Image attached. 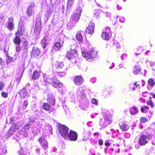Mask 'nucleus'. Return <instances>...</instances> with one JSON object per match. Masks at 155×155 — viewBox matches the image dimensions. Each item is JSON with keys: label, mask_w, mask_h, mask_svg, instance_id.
Segmentation results:
<instances>
[{"label": "nucleus", "mask_w": 155, "mask_h": 155, "mask_svg": "<svg viewBox=\"0 0 155 155\" xmlns=\"http://www.w3.org/2000/svg\"><path fill=\"white\" fill-rule=\"evenodd\" d=\"M102 114L103 118L100 119V125L105 128L110 124L112 121V116L109 112L104 109H102Z\"/></svg>", "instance_id": "obj_1"}, {"label": "nucleus", "mask_w": 155, "mask_h": 155, "mask_svg": "<svg viewBox=\"0 0 155 155\" xmlns=\"http://www.w3.org/2000/svg\"><path fill=\"white\" fill-rule=\"evenodd\" d=\"M82 9L81 7H78L75 11L73 14L71 15L70 21L68 23L67 26L70 28L74 26L75 24L78 21L81 16Z\"/></svg>", "instance_id": "obj_2"}, {"label": "nucleus", "mask_w": 155, "mask_h": 155, "mask_svg": "<svg viewBox=\"0 0 155 155\" xmlns=\"http://www.w3.org/2000/svg\"><path fill=\"white\" fill-rule=\"evenodd\" d=\"M70 45L69 47L68 50L66 55V57L70 60L74 59L76 55L77 51L76 50V41L75 39H71L70 40Z\"/></svg>", "instance_id": "obj_3"}, {"label": "nucleus", "mask_w": 155, "mask_h": 155, "mask_svg": "<svg viewBox=\"0 0 155 155\" xmlns=\"http://www.w3.org/2000/svg\"><path fill=\"white\" fill-rule=\"evenodd\" d=\"M65 38V36L63 34H60L57 36L55 39L56 42L53 47L54 50H58L62 46Z\"/></svg>", "instance_id": "obj_4"}, {"label": "nucleus", "mask_w": 155, "mask_h": 155, "mask_svg": "<svg viewBox=\"0 0 155 155\" xmlns=\"http://www.w3.org/2000/svg\"><path fill=\"white\" fill-rule=\"evenodd\" d=\"M81 51L82 56L84 57L87 60L95 58L97 54L96 51L94 50H91L88 52L84 50V48H81Z\"/></svg>", "instance_id": "obj_5"}, {"label": "nucleus", "mask_w": 155, "mask_h": 155, "mask_svg": "<svg viewBox=\"0 0 155 155\" xmlns=\"http://www.w3.org/2000/svg\"><path fill=\"white\" fill-rule=\"evenodd\" d=\"M52 84L55 87H58V90L61 94H62L66 91V90L63 87V84L57 79L54 78L52 81Z\"/></svg>", "instance_id": "obj_6"}, {"label": "nucleus", "mask_w": 155, "mask_h": 155, "mask_svg": "<svg viewBox=\"0 0 155 155\" xmlns=\"http://www.w3.org/2000/svg\"><path fill=\"white\" fill-rule=\"evenodd\" d=\"M58 130L59 134L65 139H68V128L64 125H59Z\"/></svg>", "instance_id": "obj_7"}, {"label": "nucleus", "mask_w": 155, "mask_h": 155, "mask_svg": "<svg viewBox=\"0 0 155 155\" xmlns=\"http://www.w3.org/2000/svg\"><path fill=\"white\" fill-rule=\"evenodd\" d=\"M77 99L79 102L87 99L84 91L81 87H79L77 90Z\"/></svg>", "instance_id": "obj_8"}, {"label": "nucleus", "mask_w": 155, "mask_h": 155, "mask_svg": "<svg viewBox=\"0 0 155 155\" xmlns=\"http://www.w3.org/2000/svg\"><path fill=\"white\" fill-rule=\"evenodd\" d=\"M36 22L34 28V32L37 35H39L41 29V23L40 17H38L36 19Z\"/></svg>", "instance_id": "obj_9"}, {"label": "nucleus", "mask_w": 155, "mask_h": 155, "mask_svg": "<svg viewBox=\"0 0 155 155\" xmlns=\"http://www.w3.org/2000/svg\"><path fill=\"white\" fill-rule=\"evenodd\" d=\"M150 140L145 134H143L140 137L138 140V143L140 146H144L147 144Z\"/></svg>", "instance_id": "obj_10"}, {"label": "nucleus", "mask_w": 155, "mask_h": 155, "mask_svg": "<svg viewBox=\"0 0 155 155\" xmlns=\"http://www.w3.org/2000/svg\"><path fill=\"white\" fill-rule=\"evenodd\" d=\"M25 28L24 26V22L21 20L19 21L18 31L16 33V35L19 34L20 35H23V32L25 31Z\"/></svg>", "instance_id": "obj_11"}, {"label": "nucleus", "mask_w": 155, "mask_h": 155, "mask_svg": "<svg viewBox=\"0 0 155 155\" xmlns=\"http://www.w3.org/2000/svg\"><path fill=\"white\" fill-rule=\"evenodd\" d=\"M67 137L71 140L75 141L77 139L78 135L76 132L71 130L68 134Z\"/></svg>", "instance_id": "obj_12"}, {"label": "nucleus", "mask_w": 155, "mask_h": 155, "mask_svg": "<svg viewBox=\"0 0 155 155\" xmlns=\"http://www.w3.org/2000/svg\"><path fill=\"white\" fill-rule=\"evenodd\" d=\"M145 133L146 134H144L147 135V136L150 139H151L153 137L154 135L155 134L154 131L151 128H149L146 129L145 130Z\"/></svg>", "instance_id": "obj_13"}, {"label": "nucleus", "mask_w": 155, "mask_h": 155, "mask_svg": "<svg viewBox=\"0 0 155 155\" xmlns=\"http://www.w3.org/2000/svg\"><path fill=\"white\" fill-rule=\"evenodd\" d=\"M13 20V18L12 17L8 18V21L7 25V28L11 31L14 29V24Z\"/></svg>", "instance_id": "obj_14"}, {"label": "nucleus", "mask_w": 155, "mask_h": 155, "mask_svg": "<svg viewBox=\"0 0 155 155\" xmlns=\"http://www.w3.org/2000/svg\"><path fill=\"white\" fill-rule=\"evenodd\" d=\"M94 24L90 21L88 25V27L86 30V32L89 34H91L94 32Z\"/></svg>", "instance_id": "obj_15"}, {"label": "nucleus", "mask_w": 155, "mask_h": 155, "mask_svg": "<svg viewBox=\"0 0 155 155\" xmlns=\"http://www.w3.org/2000/svg\"><path fill=\"white\" fill-rule=\"evenodd\" d=\"M83 79L81 76H76L74 79V84L78 86L81 85L83 82Z\"/></svg>", "instance_id": "obj_16"}, {"label": "nucleus", "mask_w": 155, "mask_h": 155, "mask_svg": "<svg viewBox=\"0 0 155 155\" xmlns=\"http://www.w3.org/2000/svg\"><path fill=\"white\" fill-rule=\"evenodd\" d=\"M38 141L44 148L45 150V152L46 153V150L48 148L47 142L43 138L41 137L39 139Z\"/></svg>", "instance_id": "obj_17"}, {"label": "nucleus", "mask_w": 155, "mask_h": 155, "mask_svg": "<svg viewBox=\"0 0 155 155\" xmlns=\"http://www.w3.org/2000/svg\"><path fill=\"white\" fill-rule=\"evenodd\" d=\"M38 141L44 148L45 150V152L46 153V150L48 148L47 142L43 138L41 137L39 139Z\"/></svg>", "instance_id": "obj_18"}, {"label": "nucleus", "mask_w": 155, "mask_h": 155, "mask_svg": "<svg viewBox=\"0 0 155 155\" xmlns=\"http://www.w3.org/2000/svg\"><path fill=\"white\" fill-rule=\"evenodd\" d=\"M80 107L82 109L86 110L87 107L89 106V101L88 100H84V101L80 102Z\"/></svg>", "instance_id": "obj_19"}, {"label": "nucleus", "mask_w": 155, "mask_h": 155, "mask_svg": "<svg viewBox=\"0 0 155 155\" xmlns=\"http://www.w3.org/2000/svg\"><path fill=\"white\" fill-rule=\"evenodd\" d=\"M21 46L24 53H26L28 52L29 45L27 41L25 40L22 42Z\"/></svg>", "instance_id": "obj_20"}, {"label": "nucleus", "mask_w": 155, "mask_h": 155, "mask_svg": "<svg viewBox=\"0 0 155 155\" xmlns=\"http://www.w3.org/2000/svg\"><path fill=\"white\" fill-rule=\"evenodd\" d=\"M35 7V4L33 3H31L29 6L28 8L27 11V14L28 15H31L32 12H34Z\"/></svg>", "instance_id": "obj_21"}, {"label": "nucleus", "mask_w": 155, "mask_h": 155, "mask_svg": "<svg viewBox=\"0 0 155 155\" xmlns=\"http://www.w3.org/2000/svg\"><path fill=\"white\" fill-rule=\"evenodd\" d=\"M141 68L139 65H135L133 68L132 71L133 73L135 75L139 74L141 71Z\"/></svg>", "instance_id": "obj_22"}, {"label": "nucleus", "mask_w": 155, "mask_h": 155, "mask_svg": "<svg viewBox=\"0 0 155 155\" xmlns=\"http://www.w3.org/2000/svg\"><path fill=\"white\" fill-rule=\"evenodd\" d=\"M56 8V5L55 4H53L51 5L46 12V16H49L50 13L55 10Z\"/></svg>", "instance_id": "obj_23"}, {"label": "nucleus", "mask_w": 155, "mask_h": 155, "mask_svg": "<svg viewBox=\"0 0 155 155\" xmlns=\"http://www.w3.org/2000/svg\"><path fill=\"white\" fill-rule=\"evenodd\" d=\"M32 55L34 57L38 56L40 54V50L37 47H34L33 48L31 51Z\"/></svg>", "instance_id": "obj_24"}, {"label": "nucleus", "mask_w": 155, "mask_h": 155, "mask_svg": "<svg viewBox=\"0 0 155 155\" xmlns=\"http://www.w3.org/2000/svg\"><path fill=\"white\" fill-rule=\"evenodd\" d=\"M48 101L51 106H54L55 103V99L54 96L53 95H49L48 98Z\"/></svg>", "instance_id": "obj_25"}, {"label": "nucleus", "mask_w": 155, "mask_h": 155, "mask_svg": "<svg viewBox=\"0 0 155 155\" xmlns=\"http://www.w3.org/2000/svg\"><path fill=\"white\" fill-rule=\"evenodd\" d=\"M15 36L13 39V42L15 45L20 44L21 42V40L20 37L22 35L17 34L16 35V33L15 34Z\"/></svg>", "instance_id": "obj_26"}, {"label": "nucleus", "mask_w": 155, "mask_h": 155, "mask_svg": "<svg viewBox=\"0 0 155 155\" xmlns=\"http://www.w3.org/2000/svg\"><path fill=\"white\" fill-rule=\"evenodd\" d=\"M139 111L137 107L136 106H133L129 109L131 115H133L137 114Z\"/></svg>", "instance_id": "obj_27"}, {"label": "nucleus", "mask_w": 155, "mask_h": 155, "mask_svg": "<svg viewBox=\"0 0 155 155\" xmlns=\"http://www.w3.org/2000/svg\"><path fill=\"white\" fill-rule=\"evenodd\" d=\"M84 32L82 31H79L77 32L76 35V38L77 40L80 43H81L82 41V33H84Z\"/></svg>", "instance_id": "obj_28"}, {"label": "nucleus", "mask_w": 155, "mask_h": 155, "mask_svg": "<svg viewBox=\"0 0 155 155\" xmlns=\"http://www.w3.org/2000/svg\"><path fill=\"white\" fill-rule=\"evenodd\" d=\"M119 126L120 129L123 131L127 130L129 128V126L123 122H121L119 123Z\"/></svg>", "instance_id": "obj_29"}, {"label": "nucleus", "mask_w": 155, "mask_h": 155, "mask_svg": "<svg viewBox=\"0 0 155 155\" xmlns=\"http://www.w3.org/2000/svg\"><path fill=\"white\" fill-rule=\"evenodd\" d=\"M18 94L21 98H24L27 96V92L26 91V89L23 88L20 91Z\"/></svg>", "instance_id": "obj_30"}, {"label": "nucleus", "mask_w": 155, "mask_h": 155, "mask_svg": "<svg viewBox=\"0 0 155 155\" xmlns=\"http://www.w3.org/2000/svg\"><path fill=\"white\" fill-rule=\"evenodd\" d=\"M90 132L88 131L87 130H84V132L83 133V134L84 136L83 138V141H86L87 139H89L90 134Z\"/></svg>", "instance_id": "obj_31"}, {"label": "nucleus", "mask_w": 155, "mask_h": 155, "mask_svg": "<svg viewBox=\"0 0 155 155\" xmlns=\"http://www.w3.org/2000/svg\"><path fill=\"white\" fill-rule=\"evenodd\" d=\"M43 81L45 83V85H47L48 84L50 83L51 81V78L48 77L47 75L46 74L43 75Z\"/></svg>", "instance_id": "obj_32"}, {"label": "nucleus", "mask_w": 155, "mask_h": 155, "mask_svg": "<svg viewBox=\"0 0 155 155\" xmlns=\"http://www.w3.org/2000/svg\"><path fill=\"white\" fill-rule=\"evenodd\" d=\"M64 64L62 62H56L54 64V67L57 69H61L64 67Z\"/></svg>", "instance_id": "obj_33"}, {"label": "nucleus", "mask_w": 155, "mask_h": 155, "mask_svg": "<svg viewBox=\"0 0 155 155\" xmlns=\"http://www.w3.org/2000/svg\"><path fill=\"white\" fill-rule=\"evenodd\" d=\"M43 107L44 109L46 110L49 111L52 110L50 105L47 103H44Z\"/></svg>", "instance_id": "obj_34"}, {"label": "nucleus", "mask_w": 155, "mask_h": 155, "mask_svg": "<svg viewBox=\"0 0 155 155\" xmlns=\"http://www.w3.org/2000/svg\"><path fill=\"white\" fill-rule=\"evenodd\" d=\"M11 128L10 127L9 130H8V131L7 132L6 134L5 137L6 138H8L9 137H10L11 136L13 135L15 132V130L13 129V130H11Z\"/></svg>", "instance_id": "obj_35"}, {"label": "nucleus", "mask_w": 155, "mask_h": 155, "mask_svg": "<svg viewBox=\"0 0 155 155\" xmlns=\"http://www.w3.org/2000/svg\"><path fill=\"white\" fill-rule=\"evenodd\" d=\"M19 124L17 123L13 124L11 127V130H13L15 131H17L21 127L20 125H19Z\"/></svg>", "instance_id": "obj_36"}, {"label": "nucleus", "mask_w": 155, "mask_h": 155, "mask_svg": "<svg viewBox=\"0 0 155 155\" xmlns=\"http://www.w3.org/2000/svg\"><path fill=\"white\" fill-rule=\"evenodd\" d=\"M110 34L105 33V31H103L101 37L104 40H108L110 38Z\"/></svg>", "instance_id": "obj_37"}, {"label": "nucleus", "mask_w": 155, "mask_h": 155, "mask_svg": "<svg viewBox=\"0 0 155 155\" xmlns=\"http://www.w3.org/2000/svg\"><path fill=\"white\" fill-rule=\"evenodd\" d=\"M74 0H68L67 4V9L68 10L73 6Z\"/></svg>", "instance_id": "obj_38"}, {"label": "nucleus", "mask_w": 155, "mask_h": 155, "mask_svg": "<svg viewBox=\"0 0 155 155\" xmlns=\"http://www.w3.org/2000/svg\"><path fill=\"white\" fill-rule=\"evenodd\" d=\"M40 76V73L39 72L37 71H35L33 74L32 78L34 80L38 79Z\"/></svg>", "instance_id": "obj_39"}, {"label": "nucleus", "mask_w": 155, "mask_h": 155, "mask_svg": "<svg viewBox=\"0 0 155 155\" xmlns=\"http://www.w3.org/2000/svg\"><path fill=\"white\" fill-rule=\"evenodd\" d=\"M138 86H139V84H138L137 82H135L134 83L131 84H130V87L131 89H132L133 91H135Z\"/></svg>", "instance_id": "obj_40"}, {"label": "nucleus", "mask_w": 155, "mask_h": 155, "mask_svg": "<svg viewBox=\"0 0 155 155\" xmlns=\"http://www.w3.org/2000/svg\"><path fill=\"white\" fill-rule=\"evenodd\" d=\"M25 149L21 148L20 151V155H30V153L28 152L25 151Z\"/></svg>", "instance_id": "obj_41"}, {"label": "nucleus", "mask_w": 155, "mask_h": 155, "mask_svg": "<svg viewBox=\"0 0 155 155\" xmlns=\"http://www.w3.org/2000/svg\"><path fill=\"white\" fill-rule=\"evenodd\" d=\"M15 47L16 53L18 55L19 52L22 49V46L20 45V44L16 45Z\"/></svg>", "instance_id": "obj_42"}, {"label": "nucleus", "mask_w": 155, "mask_h": 155, "mask_svg": "<svg viewBox=\"0 0 155 155\" xmlns=\"http://www.w3.org/2000/svg\"><path fill=\"white\" fill-rule=\"evenodd\" d=\"M32 124V122L30 121L28 124H27L23 127V128L24 130H28L31 127V125Z\"/></svg>", "instance_id": "obj_43"}, {"label": "nucleus", "mask_w": 155, "mask_h": 155, "mask_svg": "<svg viewBox=\"0 0 155 155\" xmlns=\"http://www.w3.org/2000/svg\"><path fill=\"white\" fill-rule=\"evenodd\" d=\"M67 70V68H65L64 71H59L58 72V75L60 77L65 75L66 74V71Z\"/></svg>", "instance_id": "obj_44"}, {"label": "nucleus", "mask_w": 155, "mask_h": 155, "mask_svg": "<svg viewBox=\"0 0 155 155\" xmlns=\"http://www.w3.org/2000/svg\"><path fill=\"white\" fill-rule=\"evenodd\" d=\"M148 84L152 87H153L155 85V81L153 79H150L148 81Z\"/></svg>", "instance_id": "obj_45"}, {"label": "nucleus", "mask_w": 155, "mask_h": 155, "mask_svg": "<svg viewBox=\"0 0 155 155\" xmlns=\"http://www.w3.org/2000/svg\"><path fill=\"white\" fill-rule=\"evenodd\" d=\"M7 153V150L5 147L0 148V155L4 154Z\"/></svg>", "instance_id": "obj_46"}, {"label": "nucleus", "mask_w": 155, "mask_h": 155, "mask_svg": "<svg viewBox=\"0 0 155 155\" xmlns=\"http://www.w3.org/2000/svg\"><path fill=\"white\" fill-rule=\"evenodd\" d=\"M13 86L14 84H12V82H11L7 89V91L9 93L11 92L12 90V87Z\"/></svg>", "instance_id": "obj_47"}, {"label": "nucleus", "mask_w": 155, "mask_h": 155, "mask_svg": "<svg viewBox=\"0 0 155 155\" xmlns=\"http://www.w3.org/2000/svg\"><path fill=\"white\" fill-rule=\"evenodd\" d=\"M28 105V101L27 100H25L23 102L22 106V108L24 110H25Z\"/></svg>", "instance_id": "obj_48"}, {"label": "nucleus", "mask_w": 155, "mask_h": 155, "mask_svg": "<svg viewBox=\"0 0 155 155\" xmlns=\"http://www.w3.org/2000/svg\"><path fill=\"white\" fill-rule=\"evenodd\" d=\"M41 44L43 48H45L46 47V45L48 44V43L46 42L45 38L42 40Z\"/></svg>", "instance_id": "obj_49"}, {"label": "nucleus", "mask_w": 155, "mask_h": 155, "mask_svg": "<svg viewBox=\"0 0 155 155\" xmlns=\"http://www.w3.org/2000/svg\"><path fill=\"white\" fill-rule=\"evenodd\" d=\"M114 47L116 48H120V46L119 42L117 41H115L113 44Z\"/></svg>", "instance_id": "obj_50"}, {"label": "nucleus", "mask_w": 155, "mask_h": 155, "mask_svg": "<svg viewBox=\"0 0 155 155\" xmlns=\"http://www.w3.org/2000/svg\"><path fill=\"white\" fill-rule=\"evenodd\" d=\"M140 120L141 123H144L147 122L148 121V119L147 117H140Z\"/></svg>", "instance_id": "obj_51"}, {"label": "nucleus", "mask_w": 155, "mask_h": 155, "mask_svg": "<svg viewBox=\"0 0 155 155\" xmlns=\"http://www.w3.org/2000/svg\"><path fill=\"white\" fill-rule=\"evenodd\" d=\"M91 103L95 105H97L98 104L97 100L94 98H93L91 100Z\"/></svg>", "instance_id": "obj_52"}, {"label": "nucleus", "mask_w": 155, "mask_h": 155, "mask_svg": "<svg viewBox=\"0 0 155 155\" xmlns=\"http://www.w3.org/2000/svg\"><path fill=\"white\" fill-rule=\"evenodd\" d=\"M110 62H109V61H107V64L109 67V69H112L114 67V66H115L114 64V63L112 62L111 64L112 65V66H110Z\"/></svg>", "instance_id": "obj_53"}, {"label": "nucleus", "mask_w": 155, "mask_h": 155, "mask_svg": "<svg viewBox=\"0 0 155 155\" xmlns=\"http://www.w3.org/2000/svg\"><path fill=\"white\" fill-rule=\"evenodd\" d=\"M148 107L147 106H145L143 107H141V111L142 112L146 113L148 111Z\"/></svg>", "instance_id": "obj_54"}, {"label": "nucleus", "mask_w": 155, "mask_h": 155, "mask_svg": "<svg viewBox=\"0 0 155 155\" xmlns=\"http://www.w3.org/2000/svg\"><path fill=\"white\" fill-rule=\"evenodd\" d=\"M103 13L105 16L107 17L110 18L111 16V13L110 12L104 11L103 12Z\"/></svg>", "instance_id": "obj_55"}, {"label": "nucleus", "mask_w": 155, "mask_h": 155, "mask_svg": "<svg viewBox=\"0 0 155 155\" xmlns=\"http://www.w3.org/2000/svg\"><path fill=\"white\" fill-rule=\"evenodd\" d=\"M90 142L91 144L94 145L97 143V140L95 139L91 138L90 139Z\"/></svg>", "instance_id": "obj_56"}, {"label": "nucleus", "mask_w": 155, "mask_h": 155, "mask_svg": "<svg viewBox=\"0 0 155 155\" xmlns=\"http://www.w3.org/2000/svg\"><path fill=\"white\" fill-rule=\"evenodd\" d=\"M147 104L150 105L152 107H154V104L151 100H148L147 102Z\"/></svg>", "instance_id": "obj_57"}, {"label": "nucleus", "mask_w": 155, "mask_h": 155, "mask_svg": "<svg viewBox=\"0 0 155 155\" xmlns=\"http://www.w3.org/2000/svg\"><path fill=\"white\" fill-rule=\"evenodd\" d=\"M103 31H105V33H107L110 34V31L109 28L106 27L104 29Z\"/></svg>", "instance_id": "obj_58"}, {"label": "nucleus", "mask_w": 155, "mask_h": 155, "mask_svg": "<svg viewBox=\"0 0 155 155\" xmlns=\"http://www.w3.org/2000/svg\"><path fill=\"white\" fill-rule=\"evenodd\" d=\"M146 64L147 67H152L154 65V63H153V64H152L149 61H147L146 62Z\"/></svg>", "instance_id": "obj_59"}, {"label": "nucleus", "mask_w": 155, "mask_h": 155, "mask_svg": "<svg viewBox=\"0 0 155 155\" xmlns=\"http://www.w3.org/2000/svg\"><path fill=\"white\" fill-rule=\"evenodd\" d=\"M15 118L14 116H12L9 119V123H12L15 121Z\"/></svg>", "instance_id": "obj_60"}, {"label": "nucleus", "mask_w": 155, "mask_h": 155, "mask_svg": "<svg viewBox=\"0 0 155 155\" xmlns=\"http://www.w3.org/2000/svg\"><path fill=\"white\" fill-rule=\"evenodd\" d=\"M96 81V78L95 77L92 78L90 80V82L93 83H94Z\"/></svg>", "instance_id": "obj_61"}, {"label": "nucleus", "mask_w": 155, "mask_h": 155, "mask_svg": "<svg viewBox=\"0 0 155 155\" xmlns=\"http://www.w3.org/2000/svg\"><path fill=\"white\" fill-rule=\"evenodd\" d=\"M127 57V55L126 54H122L121 56V59L123 60L125 59Z\"/></svg>", "instance_id": "obj_62"}, {"label": "nucleus", "mask_w": 155, "mask_h": 155, "mask_svg": "<svg viewBox=\"0 0 155 155\" xmlns=\"http://www.w3.org/2000/svg\"><path fill=\"white\" fill-rule=\"evenodd\" d=\"M63 107L64 110L65 112H66L68 111V109L67 106L65 105L64 104L62 105Z\"/></svg>", "instance_id": "obj_63"}, {"label": "nucleus", "mask_w": 155, "mask_h": 155, "mask_svg": "<svg viewBox=\"0 0 155 155\" xmlns=\"http://www.w3.org/2000/svg\"><path fill=\"white\" fill-rule=\"evenodd\" d=\"M148 94V93L147 91H145L142 93V96L144 97H147V96Z\"/></svg>", "instance_id": "obj_64"}]
</instances>
